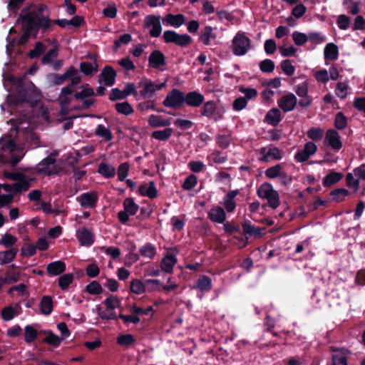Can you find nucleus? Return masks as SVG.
<instances>
[{"label": "nucleus", "mask_w": 365, "mask_h": 365, "mask_svg": "<svg viewBox=\"0 0 365 365\" xmlns=\"http://www.w3.org/2000/svg\"><path fill=\"white\" fill-rule=\"evenodd\" d=\"M106 306V309L100 306L97 307V313L101 319H115L117 318L115 309H120L121 301L115 296H110L108 297L103 303Z\"/></svg>", "instance_id": "obj_4"}, {"label": "nucleus", "mask_w": 365, "mask_h": 365, "mask_svg": "<svg viewBox=\"0 0 365 365\" xmlns=\"http://www.w3.org/2000/svg\"><path fill=\"white\" fill-rule=\"evenodd\" d=\"M77 237L81 245L90 246L93 244L94 237L92 232L83 227L77 232Z\"/></svg>", "instance_id": "obj_24"}, {"label": "nucleus", "mask_w": 365, "mask_h": 365, "mask_svg": "<svg viewBox=\"0 0 365 365\" xmlns=\"http://www.w3.org/2000/svg\"><path fill=\"white\" fill-rule=\"evenodd\" d=\"M138 193L142 196L153 199L158 196V190L154 182L150 181L141 184L138 187Z\"/></svg>", "instance_id": "obj_18"}, {"label": "nucleus", "mask_w": 365, "mask_h": 365, "mask_svg": "<svg viewBox=\"0 0 365 365\" xmlns=\"http://www.w3.org/2000/svg\"><path fill=\"white\" fill-rule=\"evenodd\" d=\"M238 190H232L229 192L223 199V205L226 210L229 212H233L235 209L236 204L234 200L235 197L238 194Z\"/></svg>", "instance_id": "obj_30"}, {"label": "nucleus", "mask_w": 365, "mask_h": 365, "mask_svg": "<svg viewBox=\"0 0 365 365\" xmlns=\"http://www.w3.org/2000/svg\"><path fill=\"white\" fill-rule=\"evenodd\" d=\"M132 37L130 34H125L122 35L118 39H116L114 42V46L115 49H118L123 44H128L130 42Z\"/></svg>", "instance_id": "obj_62"}, {"label": "nucleus", "mask_w": 365, "mask_h": 365, "mask_svg": "<svg viewBox=\"0 0 365 365\" xmlns=\"http://www.w3.org/2000/svg\"><path fill=\"white\" fill-rule=\"evenodd\" d=\"M16 252L14 250H9L0 252V262L3 264L11 262L16 256Z\"/></svg>", "instance_id": "obj_50"}, {"label": "nucleus", "mask_w": 365, "mask_h": 365, "mask_svg": "<svg viewBox=\"0 0 365 365\" xmlns=\"http://www.w3.org/2000/svg\"><path fill=\"white\" fill-rule=\"evenodd\" d=\"M4 86L9 93L1 109L11 115L15 112L16 117L8 121L11 125L9 135L0 139V162H7L10 158L15 165L24 155L21 140L30 144L29 148L38 146V137L34 130L37 120L41 124L47 123L49 116L47 108L38 102L40 93L31 82L6 74L4 76Z\"/></svg>", "instance_id": "obj_1"}, {"label": "nucleus", "mask_w": 365, "mask_h": 365, "mask_svg": "<svg viewBox=\"0 0 365 365\" xmlns=\"http://www.w3.org/2000/svg\"><path fill=\"white\" fill-rule=\"evenodd\" d=\"M216 38V35L213 33L212 28L210 26H206L201 33L200 40L201 41L205 44L209 45L210 41L215 39Z\"/></svg>", "instance_id": "obj_37"}, {"label": "nucleus", "mask_w": 365, "mask_h": 365, "mask_svg": "<svg viewBox=\"0 0 365 365\" xmlns=\"http://www.w3.org/2000/svg\"><path fill=\"white\" fill-rule=\"evenodd\" d=\"M66 269V264L60 260L49 263L46 271L51 276H57L62 274Z\"/></svg>", "instance_id": "obj_26"}, {"label": "nucleus", "mask_w": 365, "mask_h": 365, "mask_svg": "<svg viewBox=\"0 0 365 365\" xmlns=\"http://www.w3.org/2000/svg\"><path fill=\"white\" fill-rule=\"evenodd\" d=\"M314 77L317 81L322 83H327L329 80V73L326 69L317 71L314 74Z\"/></svg>", "instance_id": "obj_60"}, {"label": "nucleus", "mask_w": 365, "mask_h": 365, "mask_svg": "<svg viewBox=\"0 0 365 365\" xmlns=\"http://www.w3.org/2000/svg\"><path fill=\"white\" fill-rule=\"evenodd\" d=\"M323 135V130L319 128H312L307 131V136L313 140H319Z\"/></svg>", "instance_id": "obj_54"}, {"label": "nucleus", "mask_w": 365, "mask_h": 365, "mask_svg": "<svg viewBox=\"0 0 365 365\" xmlns=\"http://www.w3.org/2000/svg\"><path fill=\"white\" fill-rule=\"evenodd\" d=\"M149 63L154 68L163 70V67L165 65L164 55L159 51H154L149 56Z\"/></svg>", "instance_id": "obj_19"}, {"label": "nucleus", "mask_w": 365, "mask_h": 365, "mask_svg": "<svg viewBox=\"0 0 365 365\" xmlns=\"http://www.w3.org/2000/svg\"><path fill=\"white\" fill-rule=\"evenodd\" d=\"M73 276L72 274H65L58 278V284L61 289H66L73 282Z\"/></svg>", "instance_id": "obj_47"}, {"label": "nucleus", "mask_w": 365, "mask_h": 365, "mask_svg": "<svg viewBox=\"0 0 365 365\" xmlns=\"http://www.w3.org/2000/svg\"><path fill=\"white\" fill-rule=\"evenodd\" d=\"M176 262L177 259L175 257L174 251H170L163 259L161 262V268L165 272L170 273L173 272V267Z\"/></svg>", "instance_id": "obj_20"}, {"label": "nucleus", "mask_w": 365, "mask_h": 365, "mask_svg": "<svg viewBox=\"0 0 365 365\" xmlns=\"http://www.w3.org/2000/svg\"><path fill=\"white\" fill-rule=\"evenodd\" d=\"M211 287V280L207 277H202L197 281V287L202 292L210 290Z\"/></svg>", "instance_id": "obj_48"}, {"label": "nucleus", "mask_w": 365, "mask_h": 365, "mask_svg": "<svg viewBox=\"0 0 365 365\" xmlns=\"http://www.w3.org/2000/svg\"><path fill=\"white\" fill-rule=\"evenodd\" d=\"M54 164L55 160L51 156H49L38 163L36 170L38 173L51 175L57 173V170L55 169Z\"/></svg>", "instance_id": "obj_17"}, {"label": "nucleus", "mask_w": 365, "mask_h": 365, "mask_svg": "<svg viewBox=\"0 0 365 365\" xmlns=\"http://www.w3.org/2000/svg\"><path fill=\"white\" fill-rule=\"evenodd\" d=\"M325 145L329 146L333 150H340L342 148V142L340 135L337 131L329 129L327 131L324 138Z\"/></svg>", "instance_id": "obj_13"}, {"label": "nucleus", "mask_w": 365, "mask_h": 365, "mask_svg": "<svg viewBox=\"0 0 365 365\" xmlns=\"http://www.w3.org/2000/svg\"><path fill=\"white\" fill-rule=\"evenodd\" d=\"M261 160L269 162L274 160H280L282 158L281 151L276 147H264L260 150Z\"/></svg>", "instance_id": "obj_16"}, {"label": "nucleus", "mask_w": 365, "mask_h": 365, "mask_svg": "<svg viewBox=\"0 0 365 365\" xmlns=\"http://www.w3.org/2000/svg\"><path fill=\"white\" fill-rule=\"evenodd\" d=\"M148 123L153 128H160L170 125L171 120L158 115H150L148 118Z\"/></svg>", "instance_id": "obj_25"}, {"label": "nucleus", "mask_w": 365, "mask_h": 365, "mask_svg": "<svg viewBox=\"0 0 365 365\" xmlns=\"http://www.w3.org/2000/svg\"><path fill=\"white\" fill-rule=\"evenodd\" d=\"M115 109L120 113L128 115L133 112V108L127 102L118 103L115 104Z\"/></svg>", "instance_id": "obj_46"}, {"label": "nucleus", "mask_w": 365, "mask_h": 365, "mask_svg": "<svg viewBox=\"0 0 365 365\" xmlns=\"http://www.w3.org/2000/svg\"><path fill=\"white\" fill-rule=\"evenodd\" d=\"M343 175L341 173L331 172L328 174L323 180V185L330 187L342 179Z\"/></svg>", "instance_id": "obj_34"}, {"label": "nucleus", "mask_w": 365, "mask_h": 365, "mask_svg": "<svg viewBox=\"0 0 365 365\" xmlns=\"http://www.w3.org/2000/svg\"><path fill=\"white\" fill-rule=\"evenodd\" d=\"M347 350L344 349H336L333 350L332 363L333 365H347L346 356Z\"/></svg>", "instance_id": "obj_28"}, {"label": "nucleus", "mask_w": 365, "mask_h": 365, "mask_svg": "<svg viewBox=\"0 0 365 365\" xmlns=\"http://www.w3.org/2000/svg\"><path fill=\"white\" fill-rule=\"evenodd\" d=\"M43 11V6L36 8L30 6L23 9L16 23L17 26H21L23 32L18 42L19 44L26 43L29 36L35 34L38 26L47 27L48 26V19L41 15Z\"/></svg>", "instance_id": "obj_2"}, {"label": "nucleus", "mask_w": 365, "mask_h": 365, "mask_svg": "<svg viewBox=\"0 0 365 365\" xmlns=\"http://www.w3.org/2000/svg\"><path fill=\"white\" fill-rule=\"evenodd\" d=\"M334 125L339 130H342L346 126L347 119L342 113L339 112L336 115Z\"/></svg>", "instance_id": "obj_52"}, {"label": "nucleus", "mask_w": 365, "mask_h": 365, "mask_svg": "<svg viewBox=\"0 0 365 365\" xmlns=\"http://www.w3.org/2000/svg\"><path fill=\"white\" fill-rule=\"evenodd\" d=\"M349 191L344 188L333 190L331 194L333 198L336 201H341L349 195Z\"/></svg>", "instance_id": "obj_58"}, {"label": "nucleus", "mask_w": 365, "mask_h": 365, "mask_svg": "<svg viewBox=\"0 0 365 365\" xmlns=\"http://www.w3.org/2000/svg\"><path fill=\"white\" fill-rule=\"evenodd\" d=\"M317 147L313 142H308L305 144L304 149L299 150L295 154V159L298 162H305L310 156L317 151Z\"/></svg>", "instance_id": "obj_14"}, {"label": "nucleus", "mask_w": 365, "mask_h": 365, "mask_svg": "<svg viewBox=\"0 0 365 365\" xmlns=\"http://www.w3.org/2000/svg\"><path fill=\"white\" fill-rule=\"evenodd\" d=\"M160 285L157 279H147L145 282L140 279H133L130 283V291L135 294H141L145 292L146 288L149 290H155Z\"/></svg>", "instance_id": "obj_8"}, {"label": "nucleus", "mask_w": 365, "mask_h": 365, "mask_svg": "<svg viewBox=\"0 0 365 365\" xmlns=\"http://www.w3.org/2000/svg\"><path fill=\"white\" fill-rule=\"evenodd\" d=\"M265 120L267 123L277 125L281 120V112L277 108L271 109L265 116Z\"/></svg>", "instance_id": "obj_31"}, {"label": "nucleus", "mask_w": 365, "mask_h": 365, "mask_svg": "<svg viewBox=\"0 0 365 365\" xmlns=\"http://www.w3.org/2000/svg\"><path fill=\"white\" fill-rule=\"evenodd\" d=\"M80 68L85 75H93L98 71V66L96 62H83L81 63Z\"/></svg>", "instance_id": "obj_39"}, {"label": "nucleus", "mask_w": 365, "mask_h": 365, "mask_svg": "<svg viewBox=\"0 0 365 365\" xmlns=\"http://www.w3.org/2000/svg\"><path fill=\"white\" fill-rule=\"evenodd\" d=\"M216 111V104L214 101L206 102L202 109V114L207 117H212Z\"/></svg>", "instance_id": "obj_43"}, {"label": "nucleus", "mask_w": 365, "mask_h": 365, "mask_svg": "<svg viewBox=\"0 0 365 365\" xmlns=\"http://www.w3.org/2000/svg\"><path fill=\"white\" fill-rule=\"evenodd\" d=\"M166 86V81L157 83L148 78L142 79L138 85L139 94L143 98H151L156 93Z\"/></svg>", "instance_id": "obj_5"}, {"label": "nucleus", "mask_w": 365, "mask_h": 365, "mask_svg": "<svg viewBox=\"0 0 365 365\" xmlns=\"http://www.w3.org/2000/svg\"><path fill=\"white\" fill-rule=\"evenodd\" d=\"M208 216L212 222L217 223H223L226 220V213L224 209L219 206L211 208Z\"/></svg>", "instance_id": "obj_21"}, {"label": "nucleus", "mask_w": 365, "mask_h": 365, "mask_svg": "<svg viewBox=\"0 0 365 365\" xmlns=\"http://www.w3.org/2000/svg\"><path fill=\"white\" fill-rule=\"evenodd\" d=\"M173 133V130L170 128H167L164 130H155L152 133L151 137L158 140H167Z\"/></svg>", "instance_id": "obj_35"}, {"label": "nucleus", "mask_w": 365, "mask_h": 365, "mask_svg": "<svg viewBox=\"0 0 365 365\" xmlns=\"http://www.w3.org/2000/svg\"><path fill=\"white\" fill-rule=\"evenodd\" d=\"M4 177L15 182L12 185H0V207L9 205L13 200L14 193L28 190L33 180L19 173L5 172Z\"/></svg>", "instance_id": "obj_3"}, {"label": "nucleus", "mask_w": 365, "mask_h": 365, "mask_svg": "<svg viewBox=\"0 0 365 365\" xmlns=\"http://www.w3.org/2000/svg\"><path fill=\"white\" fill-rule=\"evenodd\" d=\"M282 173V166L280 165H277L268 168L266 170L265 174L269 178H275L277 177H280Z\"/></svg>", "instance_id": "obj_51"}, {"label": "nucleus", "mask_w": 365, "mask_h": 365, "mask_svg": "<svg viewBox=\"0 0 365 365\" xmlns=\"http://www.w3.org/2000/svg\"><path fill=\"white\" fill-rule=\"evenodd\" d=\"M281 68L283 72L287 76H292L294 73L295 68L289 60H284L281 63Z\"/></svg>", "instance_id": "obj_57"}, {"label": "nucleus", "mask_w": 365, "mask_h": 365, "mask_svg": "<svg viewBox=\"0 0 365 365\" xmlns=\"http://www.w3.org/2000/svg\"><path fill=\"white\" fill-rule=\"evenodd\" d=\"M346 184L349 187H354L355 191L358 190L359 185V179L358 177L354 175V172L352 173H348L346 175Z\"/></svg>", "instance_id": "obj_55"}, {"label": "nucleus", "mask_w": 365, "mask_h": 365, "mask_svg": "<svg viewBox=\"0 0 365 365\" xmlns=\"http://www.w3.org/2000/svg\"><path fill=\"white\" fill-rule=\"evenodd\" d=\"M308 87L309 84L304 81L296 87V93L299 97H303L308 95Z\"/></svg>", "instance_id": "obj_64"}, {"label": "nucleus", "mask_w": 365, "mask_h": 365, "mask_svg": "<svg viewBox=\"0 0 365 365\" xmlns=\"http://www.w3.org/2000/svg\"><path fill=\"white\" fill-rule=\"evenodd\" d=\"M116 73L110 67H106L100 76V81L106 86H110L115 82Z\"/></svg>", "instance_id": "obj_27"}, {"label": "nucleus", "mask_w": 365, "mask_h": 365, "mask_svg": "<svg viewBox=\"0 0 365 365\" xmlns=\"http://www.w3.org/2000/svg\"><path fill=\"white\" fill-rule=\"evenodd\" d=\"M242 228L245 234L253 236L255 237H259L262 235V230L255 227L250 222H245L242 225Z\"/></svg>", "instance_id": "obj_33"}, {"label": "nucleus", "mask_w": 365, "mask_h": 365, "mask_svg": "<svg viewBox=\"0 0 365 365\" xmlns=\"http://www.w3.org/2000/svg\"><path fill=\"white\" fill-rule=\"evenodd\" d=\"M335 93L339 98H345L348 94V84L346 82L338 83Z\"/></svg>", "instance_id": "obj_49"}, {"label": "nucleus", "mask_w": 365, "mask_h": 365, "mask_svg": "<svg viewBox=\"0 0 365 365\" xmlns=\"http://www.w3.org/2000/svg\"><path fill=\"white\" fill-rule=\"evenodd\" d=\"M297 99L293 93H288L283 96L277 101L279 107L284 112H289L295 108Z\"/></svg>", "instance_id": "obj_15"}, {"label": "nucleus", "mask_w": 365, "mask_h": 365, "mask_svg": "<svg viewBox=\"0 0 365 365\" xmlns=\"http://www.w3.org/2000/svg\"><path fill=\"white\" fill-rule=\"evenodd\" d=\"M40 308L43 314L46 315L49 314L53 308L51 298L48 296L43 297L40 303Z\"/></svg>", "instance_id": "obj_42"}, {"label": "nucleus", "mask_w": 365, "mask_h": 365, "mask_svg": "<svg viewBox=\"0 0 365 365\" xmlns=\"http://www.w3.org/2000/svg\"><path fill=\"white\" fill-rule=\"evenodd\" d=\"M124 210L130 215H134L138 210V205L132 198H126L123 203Z\"/></svg>", "instance_id": "obj_44"}, {"label": "nucleus", "mask_w": 365, "mask_h": 365, "mask_svg": "<svg viewBox=\"0 0 365 365\" xmlns=\"http://www.w3.org/2000/svg\"><path fill=\"white\" fill-rule=\"evenodd\" d=\"M184 102L188 106L197 107L203 102L204 97L200 93L194 91L184 96Z\"/></svg>", "instance_id": "obj_29"}, {"label": "nucleus", "mask_w": 365, "mask_h": 365, "mask_svg": "<svg viewBox=\"0 0 365 365\" xmlns=\"http://www.w3.org/2000/svg\"><path fill=\"white\" fill-rule=\"evenodd\" d=\"M37 336L36 330L31 326H26L25 327V341L26 342H31Z\"/></svg>", "instance_id": "obj_56"}, {"label": "nucleus", "mask_w": 365, "mask_h": 365, "mask_svg": "<svg viewBox=\"0 0 365 365\" xmlns=\"http://www.w3.org/2000/svg\"><path fill=\"white\" fill-rule=\"evenodd\" d=\"M98 173L106 178H112L115 175V169L110 165L101 163L98 167Z\"/></svg>", "instance_id": "obj_41"}, {"label": "nucleus", "mask_w": 365, "mask_h": 365, "mask_svg": "<svg viewBox=\"0 0 365 365\" xmlns=\"http://www.w3.org/2000/svg\"><path fill=\"white\" fill-rule=\"evenodd\" d=\"M128 170L129 165L128 163H122L119 166L118 170V177L120 181H123L126 178L128 173Z\"/></svg>", "instance_id": "obj_61"}, {"label": "nucleus", "mask_w": 365, "mask_h": 365, "mask_svg": "<svg viewBox=\"0 0 365 365\" xmlns=\"http://www.w3.org/2000/svg\"><path fill=\"white\" fill-rule=\"evenodd\" d=\"M20 279V273L16 269H9L6 274L5 277H3V282L4 284H11L16 282Z\"/></svg>", "instance_id": "obj_40"}, {"label": "nucleus", "mask_w": 365, "mask_h": 365, "mask_svg": "<svg viewBox=\"0 0 365 365\" xmlns=\"http://www.w3.org/2000/svg\"><path fill=\"white\" fill-rule=\"evenodd\" d=\"M51 81L60 84L67 79L71 81L72 85H76L81 81L80 75L76 69L73 67L69 68L67 71L62 75L52 74L48 76Z\"/></svg>", "instance_id": "obj_9"}, {"label": "nucleus", "mask_w": 365, "mask_h": 365, "mask_svg": "<svg viewBox=\"0 0 365 365\" xmlns=\"http://www.w3.org/2000/svg\"><path fill=\"white\" fill-rule=\"evenodd\" d=\"M292 38L297 46H302L308 41V35L297 31L292 34Z\"/></svg>", "instance_id": "obj_53"}, {"label": "nucleus", "mask_w": 365, "mask_h": 365, "mask_svg": "<svg viewBox=\"0 0 365 365\" xmlns=\"http://www.w3.org/2000/svg\"><path fill=\"white\" fill-rule=\"evenodd\" d=\"M260 198L266 199L272 208H277L279 205V196L269 183L262 184L257 190Z\"/></svg>", "instance_id": "obj_6"}, {"label": "nucleus", "mask_w": 365, "mask_h": 365, "mask_svg": "<svg viewBox=\"0 0 365 365\" xmlns=\"http://www.w3.org/2000/svg\"><path fill=\"white\" fill-rule=\"evenodd\" d=\"M183 93L177 89H173L165 98L163 105L166 107L177 108L184 103Z\"/></svg>", "instance_id": "obj_12"}, {"label": "nucleus", "mask_w": 365, "mask_h": 365, "mask_svg": "<svg viewBox=\"0 0 365 365\" xmlns=\"http://www.w3.org/2000/svg\"><path fill=\"white\" fill-rule=\"evenodd\" d=\"M250 46V40L244 33L238 32L232 39V51L236 56L245 55Z\"/></svg>", "instance_id": "obj_7"}, {"label": "nucleus", "mask_w": 365, "mask_h": 365, "mask_svg": "<svg viewBox=\"0 0 365 365\" xmlns=\"http://www.w3.org/2000/svg\"><path fill=\"white\" fill-rule=\"evenodd\" d=\"M62 339H63L62 338L58 336L57 335H56L51 332H49L46 334L45 341H46V342H47L49 344H51L55 346H58L60 344V343L61 342Z\"/></svg>", "instance_id": "obj_59"}, {"label": "nucleus", "mask_w": 365, "mask_h": 365, "mask_svg": "<svg viewBox=\"0 0 365 365\" xmlns=\"http://www.w3.org/2000/svg\"><path fill=\"white\" fill-rule=\"evenodd\" d=\"M185 17L182 14L173 15L171 14H167L163 19L164 24L178 28L185 23Z\"/></svg>", "instance_id": "obj_23"}, {"label": "nucleus", "mask_w": 365, "mask_h": 365, "mask_svg": "<svg viewBox=\"0 0 365 365\" xmlns=\"http://www.w3.org/2000/svg\"><path fill=\"white\" fill-rule=\"evenodd\" d=\"M140 252L143 257L152 258L156 253V249L151 244H146L140 248Z\"/></svg>", "instance_id": "obj_45"}, {"label": "nucleus", "mask_w": 365, "mask_h": 365, "mask_svg": "<svg viewBox=\"0 0 365 365\" xmlns=\"http://www.w3.org/2000/svg\"><path fill=\"white\" fill-rule=\"evenodd\" d=\"M324 54L326 60L334 61L338 58V47L329 43L325 46Z\"/></svg>", "instance_id": "obj_32"}, {"label": "nucleus", "mask_w": 365, "mask_h": 365, "mask_svg": "<svg viewBox=\"0 0 365 365\" xmlns=\"http://www.w3.org/2000/svg\"><path fill=\"white\" fill-rule=\"evenodd\" d=\"M240 91L242 93L245 94V98L249 99V100L255 98L257 96V90L255 88H252L241 87L240 88Z\"/></svg>", "instance_id": "obj_63"}, {"label": "nucleus", "mask_w": 365, "mask_h": 365, "mask_svg": "<svg viewBox=\"0 0 365 365\" xmlns=\"http://www.w3.org/2000/svg\"><path fill=\"white\" fill-rule=\"evenodd\" d=\"M95 133L105 141H109L112 139L113 135L111 131L103 125H98L96 129Z\"/></svg>", "instance_id": "obj_38"}, {"label": "nucleus", "mask_w": 365, "mask_h": 365, "mask_svg": "<svg viewBox=\"0 0 365 365\" xmlns=\"http://www.w3.org/2000/svg\"><path fill=\"white\" fill-rule=\"evenodd\" d=\"M166 43H174L180 46H186L191 43L192 38L187 34H179L175 31L168 30L163 33Z\"/></svg>", "instance_id": "obj_10"}, {"label": "nucleus", "mask_w": 365, "mask_h": 365, "mask_svg": "<svg viewBox=\"0 0 365 365\" xmlns=\"http://www.w3.org/2000/svg\"><path fill=\"white\" fill-rule=\"evenodd\" d=\"M145 27L149 29V34L152 37H158L162 31L160 16L148 15L145 18Z\"/></svg>", "instance_id": "obj_11"}, {"label": "nucleus", "mask_w": 365, "mask_h": 365, "mask_svg": "<svg viewBox=\"0 0 365 365\" xmlns=\"http://www.w3.org/2000/svg\"><path fill=\"white\" fill-rule=\"evenodd\" d=\"M97 200L98 197L95 192L83 193L78 198L81 205L86 208H91L94 207Z\"/></svg>", "instance_id": "obj_22"}, {"label": "nucleus", "mask_w": 365, "mask_h": 365, "mask_svg": "<svg viewBox=\"0 0 365 365\" xmlns=\"http://www.w3.org/2000/svg\"><path fill=\"white\" fill-rule=\"evenodd\" d=\"M20 307L16 305L14 307H6L1 311L2 318L6 321L12 319L14 316L18 315L19 313Z\"/></svg>", "instance_id": "obj_36"}]
</instances>
